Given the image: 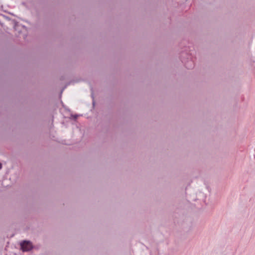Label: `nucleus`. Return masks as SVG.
I'll list each match as a JSON object with an SVG mask.
<instances>
[{
  "label": "nucleus",
  "instance_id": "2",
  "mask_svg": "<svg viewBox=\"0 0 255 255\" xmlns=\"http://www.w3.org/2000/svg\"><path fill=\"white\" fill-rule=\"evenodd\" d=\"M2 165L0 163V169L1 168Z\"/></svg>",
  "mask_w": 255,
  "mask_h": 255
},
{
  "label": "nucleus",
  "instance_id": "1",
  "mask_svg": "<svg viewBox=\"0 0 255 255\" xmlns=\"http://www.w3.org/2000/svg\"><path fill=\"white\" fill-rule=\"evenodd\" d=\"M21 248L23 252L30 251L32 248L31 243L28 241H23L20 244Z\"/></svg>",
  "mask_w": 255,
  "mask_h": 255
}]
</instances>
